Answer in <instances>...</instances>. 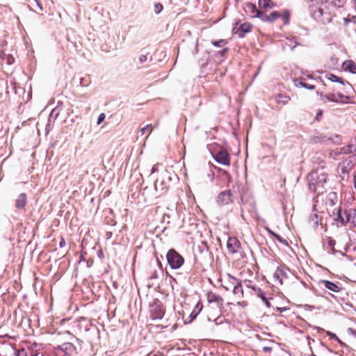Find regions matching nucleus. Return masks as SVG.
Returning a JSON list of instances; mask_svg holds the SVG:
<instances>
[{"mask_svg": "<svg viewBox=\"0 0 356 356\" xmlns=\"http://www.w3.org/2000/svg\"><path fill=\"white\" fill-rule=\"evenodd\" d=\"M149 278H150L151 280H155V279H157V278H158V274H157V273H156V270H154V271L152 273V275L149 276Z\"/></svg>", "mask_w": 356, "mask_h": 356, "instance_id": "nucleus-41", "label": "nucleus"}, {"mask_svg": "<svg viewBox=\"0 0 356 356\" xmlns=\"http://www.w3.org/2000/svg\"><path fill=\"white\" fill-rule=\"evenodd\" d=\"M104 119H105V114L103 113L99 114L98 116V118H97V124H101L104 120Z\"/></svg>", "mask_w": 356, "mask_h": 356, "instance_id": "nucleus-37", "label": "nucleus"}, {"mask_svg": "<svg viewBox=\"0 0 356 356\" xmlns=\"http://www.w3.org/2000/svg\"><path fill=\"white\" fill-rule=\"evenodd\" d=\"M339 154H353L352 156H355L356 155V147H355L353 145H348L345 147H342L339 148Z\"/></svg>", "mask_w": 356, "mask_h": 356, "instance_id": "nucleus-15", "label": "nucleus"}, {"mask_svg": "<svg viewBox=\"0 0 356 356\" xmlns=\"http://www.w3.org/2000/svg\"><path fill=\"white\" fill-rule=\"evenodd\" d=\"M252 26L250 23H243L241 25L237 33L240 38H243L246 33L252 31Z\"/></svg>", "mask_w": 356, "mask_h": 356, "instance_id": "nucleus-17", "label": "nucleus"}, {"mask_svg": "<svg viewBox=\"0 0 356 356\" xmlns=\"http://www.w3.org/2000/svg\"><path fill=\"white\" fill-rule=\"evenodd\" d=\"M296 81L298 82V83L296 84L297 86H300L309 90H314L315 88V86L314 85L307 84L305 82L302 81V79L297 80Z\"/></svg>", "mask_w": 356, "mask_h": 356, "instance_id": "nucleus-27", "label": "nucleus"}, {"mask_svg": "<svg viewBox=\"0 0 356 356\" xmlns=\"http://www.w3.org/2000/svg\"><path fill=\"white\" fill-rule=\"evenodd\" d=\"M202 306L200 307V308H199V305H197L196 306V309H198V311L196 312L195 310L193 311V312L190 315V317L191 318V321H193V319H195L196 318V316H197V314L200 313V312L202 310Z\"/></svg>", "mask_w": 356, "mask_h": 356, "instance_id": "nucleus-31", "label": "nucleus"}, {"mask_svg": "<svg viewBox=\"0 0 356 356\" xmlns=\"http://www.w3.org/2000/svg\"><path fill=\"white\" fill-rule=\"evenodd\" d=\"M355 156H349L339 163L338 166V172L341 179L344 180L348 177L350 171L355 165Z\"/></svg>", "mask_w": 356, "mask_h": 356, "instance_id": "nucleus-5", "label": "nucleus"}, {"mask_svg": "<svg viewBox=\"0 0 356 356\" xmlns=\"http://www.w3.org/2000/svg\"><path fill=\"white\" fill-rule=\"evenodd\" d=\"M269 348H264V350H268Z\"/></svg>", "mask_w": 356, "mask_h": 356, "instance_id": "nucleus-57", "label": "nucleus"}, {"mask_svg": "<svg viewBox=\"0 0 356 356\" xmlns=\"http://www.w3.org/2000/svg\"><path fill=\"white\" fill-rule=\"evenodd\" d=\"M55 115H56V117L58 115V112H57V113L55 114Z\"/></svg>", "mask_w": 356, "mask_h": 356, "instance_id": "nucleus-53", "label": "nucleus"}, {"mask_svg": "<svg viewBox=\"0 0 356 356\" xmlns=\"http://www.w3.org/2000/svg\"><path fill=\"white\" fill-rule=\"evenodd\" d=\"M27 202L26 193H21L15 200V208L17 209H24Z\"/></svg>", "mask_w": 356, "mask_h": 356, "instance_id": "nucleus-13", "label": "nucleus"}, {"mask_svg": "<svg viewBox=\"0 0 356 356\" xmlns=\"http://www.w3.org/2000/svg\"><path fill=\"white\" fill-rule=\"evenodd\" d=\"M286 277L285 272L280 268H277L273 275V278L277 284H282V280Z\"/></svg>", "mask_w": 356, "mask_h": 356, "instance_id": "nucleus-14", "label": "nucleus"}, {"mask_svg": "<svg viewBox=\"0 0 356 356\" xmlns=\"http://www.w3.org/2000/svg\"><path fill=\"white\" fill-rule=\"evenodd\" d=\"M163 317V313L161 312L160 314H159L157 316H156V318H161Z\"/></svg>", "mask_w": 356, "mask_h": 356, "instance_id": "nucleus-49", "label": "nucleus"}, {"mask_svg": "<svg viewBox=\"0 0 356 356\" xmlns=\"http://www.w3.org/2000/svg\"><path fill=\"white\" fill-rule=\"evenodd\" d=\"M280 17H282L283 20L284 24H287L289 22L290 18V13L289 10H285L283 13L281 15Z\"/></svg>", "mask_w": 356, "mask_h": 356, "instance_id": "nucleus-26", "label": "nucleus"}, {"mask_svg": "<svg viewBox=\"0 0 356 356\" xmlns=\"http://www.w3.org/2000/svg\"><path fill=\"white\" fill-rule=\"evenodd\" d=\"M147 59V55H140L139 57V60L141 63L145 62Z\"/></svg>", "mask_w": 356, "mask_h": 356, "instance_id": "nucleus-39", "label": "nucleus"}, {"mask_svg": "<svg viewBox=\"0 0 356 356\" xmlns=\"http://www.w3.org/2000/svg\"><path fill=\"white\" fill-rule=\"evenodd\" d=\"M168 263L171 268L178 269L183 266L184 259L175 250L170 249L166 254Z\"/></svg>", "mask_w": 356, "mask_h": 356, "instance_id": "nucleus-4", "label": "nucleus"}, {"mask_svg": "<svg viewBox=\"0 0 356 356\" xmlns=\"http://www.w3.org/2000/svg\"><path fill=\"white\" fill-rule=\"evenodd\" d=\"M346 0H309L308 7L312 17L323 23L332 21V12L331 7L341 8Z\"/></svg>", "mask_w": 356, "mask_h": 356, "instance_id": "nucleus-1", "label": "nucleus"}, {"mask_svg": "<svg viewBox=\"0 0 356 356\" xmlns=\"http://www.w3.org/2000/svg\"><path fill=\"white\" fill-rule=\"evenodd\" d=\"M230 278H232V280L236 281V285H235L234 286V289H233V292L235 294H238V293H241V295H243V289H242V286H241V281H238L233 276H231L229 275Z\"/></svg>", "mask_w": 356, "mask_h": 356, "instance_id": "nucleus-23", "label": "nucleus"}, {"mask_svg": "<svg viewBox=\"0 0 356 356\" xmlns=\"http://www.w3.org/2000/svg\"><path fill=\"white\" fill-rule=\"evenodd\" d=\"M339 149L337 148L330 152V156L331 158H333L334 159H336L338 156L341 155V154H339Z\"/></svg>", "mask_w": 356, "mask_h": 356, "instance_id": "nucleus-30", "label": "nucleus"}, {"mask_svg": "<svg viewBox=\"0 0 356 356\" xmlns=\"http://www.w3.org/2000/svg\"><path fill=\"white\" fill-rule=\"evenodd\" d=\"M327 79H329L332 82H338V83H340L341 84H344V81H343V80L341 78H340V77H339V76H336V75H334L333 74H327Z\"/></svg>", "mask_w": 356, "mask_h": 356, "instance_id": "nucleus-24", "label": "nucleus"}, {"mask_svg": "<svg viewBox=\"0 0 356 356\" xmlns=\"http://www.w3.org/2000/svg\"><path fill=\"white\" fill-rule=\"evenodd\" d=\"M207 300L210 303L215 302L218 307H222L223 305V299L220 296L216 295L212 292L207 294Z\"/></svg>", "mask_w": 356, "mask_h": 356, "instance_id": "nucleus-12", "label": "nucleus"}, {"mask_svg": "<svg viewBox=\"0 0 356 356\" xmlns=\"http://www.w3.org/2000/svg\"><path fill=\"white\" fill-rule=\"evenodd\" d=\"M56 111V109H54V110L52 111V112H51V115H53Z\"/></svg>", "mask_w": 356, "mask_h": 356, "instance_id": "nucleus-52", "label": "nucleus"}, {"mask_svg": "<svg viewBox=\"0 0 356 356\" xmlns=\"http://www.w3.org/2000/svg\"><path fill=\"white\" fill-rule=\"evenodd\" d=\"M233 202V194L230 190L222 191L216 198L218 205H226Z\"/></svg>", "mask_w": 356, "mask_h": 356, "instance_id": "nucleus-8", "label": "nucleus"}, {"mask_svg": "<svg viewBox=\"0 0 356 356\" xmlns=\"http://www.w3.org/2000/svg\"><path fill=\"white\" fill-rule=\"evenodd\" d=\"M149 127V124H147V125H146L145 127H143V128L140 129L141 135H143V134L145 133V131H146L147 129ZM150 127H152V125H150Z\"/></svg>", "mask_w": 356, "mask_h": 356, "instance_id": "nucleus-43", "label": "nucleus"}, {"mask_svg": "<svg viewBox=\"0 0 356 356\" xmlns=\"http://www.w3.org/2000/svg\"><path fill=\"white\" fill-rule=\"evenodd\" d=\"M163 10V5L157 3L154 5V10L156 14H159Z\"/></svg>", "mask_w": 356, "mask_h": 356, "instance_id": "nucleus-32", "label": "nucleus"}, {"mask_svg": "<svg viewBox=\"0 0 356 356\" xmlns=\"http://www.w3.org/2000/svg\"><path fill=\"white\" fill-rule=\"evenodd\" d=\"M328 175L323 167L313 170L307 175L308 187L311 191L323 193Z\"/></svg>", "mask_w": 356, "mask_h": 356, "instance_id": "nucleus-2", "label": "nucleus"}, {"mask_svg": "<svg viewBox=\"0 0 356 356\" xmlns=\"http://www.w3.org/2000/svg\"><path fill=\"white\" fill-rule=\"evenodd\" d=\"M211 43L215 47H222L226 44L227 42L225 40H219L218 41H212Z\"/></svg>", "mask_w": 356, "mask_h": 356, "instance_id": "nucleus-29", "label": "nucleus"}, {"mask_svg": "<svg viewBox=\"0 0 356 356\" xmlns=\"http://www.w3.org/2000/svg\"><path fill=\"white\" fill-rule=\"evenodd\" d=\"M335 221L341 225H345L348 222L356 226V213L354 210H342L338 209Z\"/></svg>", "mask_w": 356, "mask_h": 356, "instance_id": "nucleus-3", "label": "nucleus"}, {"mask_svg": "<svg viewBox=\"0 0 356 356\" xmlns=\"http://www.w3.org/2000/svg\"><path fill=\"white\" fill-rule=\"evenodd\" d=\"M147 356H156V355L151 353L149 355H147Z\"/></svg>", "mask_w": 356, "mask_h": 356, "instance_id": "nucleus-51", "label": "nucleus"}, {"mask_svg": "<svg viewBox=\"0 0 356 356\" xmlns=\"http://www.w3.org/2000/svg\"><path fill=\"white\" fill-rule=\"evenodd\" d=\"M335 138H336V140H334V143H338V142H339V136H335Z\"/></svg>", "mask_w": 356, "mask_h": 356, "instance_id": "nucleus-50", "label": "nucleus"}, {"mask_svg": "<svg viewBox=\"0 0 356 356\" xmlns=\"http://www.w3.org/2000/svg\"><path fill=\"white\" fill-rule=\"evenodd\" d=\"M65 245V241L64 238H62L59 243V246H60V248H63Z\"/></svg>", "mask_w": 356, "mask_h": 356, "instance_id": "nucleus-44", "label": "nucleus"}, {"mask_svg": "<svg viewBox=\"0 0 356 356\" xmlns=\"http://www.w3.org/2000/svg\"><path fill=\"white\" fill-rule=\"evenodd\" d=\"M227 248L231 254L237 253L241 249V242L235 237H229L227 240Z\"/></svg>", "mask_w": 356, "mask_h": 356, "instance_id": "nucleus-10", "label": "nucleus"}, {"mask_svg": "<svg viewBox=\"0 0 356 356\" xmlns=\"http://www.w3.org/2000/svg\"><path fill=\"white\" fill-rule=\"evenodd\" d=\"M283 309L282 308H277V310H280V311H282Z\"/></svg>", "mask_w": 356, "mask_h": 356, "instance_id": "nucleus-54", "label": "nucleus"}, {"mask_svg": "<svg viewBox=\"0 0 356 356\" xmlns=\"http://www.w3.org/2000/svg\"><path fill=\"white\" fill-rule=\"evenodd\" d=\"M321 116H322V111H320L317 113V115H316V120H319Z\"/></svg>", "mask_w": 356, "mask_h": 356, "instance_id": "nucleus-47", "label": "nucleus"}, {"mask_svg": "<svg viewBox=\"0 0 356 356\" xmlns=\"http://www.w3.org/2000/svg\"><path fill=\"white\" fill-rule=\"evenodd\" d=\"M343 67L353 74H356V63L351 60L345 61L343 63Z\"/></svg>", "mask_w": 356, "mask_h": 356, "instance_id": "nucleus-19", "label": "nucleus"}, {"mask_svg": "<svg viewBox=\"0 0 356 356\" xmlns=\"http://www.w3.org/2000/svg\"><path fill=\"white\" fill-rule=\"evenodd\" d=\"M258 4L261 9H269L274 6L271 0H259Z\"/></svg>", "mask_w": 356, "mask_h": 356, "instance_id": "nucleus-21", "label": "nucleus"}, {"mask_svg": "<svg viewBox=\"0 0 356 356\" xmlns=\"http://www.w3.org/2000/svg\"><path fill=\"white\" fill-rule=\"evenodd\" d=\"M326 333H327V335L330 336V337H331L332 339L337 340L339 343H341V344H343V343H342V342L339 339V338L337 337V336L335 334H334V333H332V332H330V331H327V332H326Z\"/></svg>", "mask_w": 356, "mask_h": 356, "instance_id": "nucleus-35", "label": "nucleus"}, {"mask_svg": "<svg viewBox=\"0 0 356 356\" xmlns=\"http://www.w3.org/2000/svg\"><path fill=\"white\" fill-rule=\"evenodd\" d=\"M345 22H346V23H348V19H345Z\"/></svg>", "mask_w": 356, "mask_h": 356, "instance_id": "nucleus-55", "label": "nucleus"}, {"mask_svg": "<svg viewBox=\"0 0 356 356\" xmlns=\"http://www.w3.org/2000/svg\"><path fill=\"white\" fill-rule=\"evenodd\" d=\"M245 284L246 287L250 288L252 290H254L255 292L257 291V289L253 284L252 282L250 280H245Z\"/></svg>", "mask_w": 356, "mask_h": 356, "instance_id": "nucleus-33", "label": "nucleus"}, {"mask_svg": "<svg viewBox=\"0 0 356 356\" xmlns=\"http://www.w3.org/2000/svg\"><path fill=\"white\" fill-rule=\"evenodd\" d=\"M321 218L317 213H312L309 217V224L310 226L316 229L321 223Z\"/></svg>", "mask_w": 356, "mask_h": 356, "instance_id": "nucleus-18", "label": "nucleus"}, {"mask_svg": "<svg viewBox=\"0 0 356 356\" xmlns=\"http://www.w3.org/2000/svg\"><path fill=\"white\" fill-rule=\"evenodd\" d=\"M264 302H265L266 305L268 307H270V302H269V301H268V300L267 298H266V300H264Z\"/></svg>", "mask_w": 356, "mask_h": 356, "instance_id": "nucleus-48", "label": "nucleus"}, {"mask_svg": "<svg viewBox=\"0 0 356 356\" xmlns=\"http://www.w3.org/2000/svg\"><path fill=\"white\" fill-rule=\"evenodd\" d=\"M59 348L67 355L72 354L76 350V348L74 346V344L70 342H66L61 344L59 346Z\"/></svg>", "mask_w": 356, "mask_h": 356, "instance_id": "nucleus-16", "label": "nucleus"}, {"mask_svg": "<svg viewBox=\"0 0 356 356\" xmlns=\"http://www.w3.org/2000/svg\"><path fill=\"white\" fill-rule=\"evenodd\" d=\"M297 45L298 43L292 39L288 40L285 43V47L288 46L291 48V50L293 49Z\"/></svg>", "mask_w": 356, "mask_h": 356, "instance_id": "nucleus-28", "label": "nucleus"}, {"mask_svg": "<svg viewBox=\"0 0 356 356\" xmlns=\"http://www.w3.org/2000/svg\"><path fill=\"white\" fill-rule=\"evenodd\" d=\"M317 94L321 96V99L322 100L326 99L328 102H332L336 103H345L346 100L349 99L348 96L343 95L341 92H335L334 89L333 88L332 91L327 92V94H323V92H317Z\"/></svg>", "mask_w": 356, "mask_h": 356, "instance_id": "nucleus-6", "label": "nucleus"}, {"mask_svg": "<svg viewBox=\"0 0 356 356\" xmlns=\"http://www.w3.org/2000/svg\"><path fill=\"white\" fill-rule=\"evenodd\" d=\"M158 171V166L157 165H154L152 168V173H154Z\"/></svg>", "mask_w": 356, "mask_h": 356, "instance_id": "nucleus-46", "label": "nucleus"}, {"mask_svg": "<svg viewBox=\"0 0 356 356\" xmlns=\"http://www.w3.org/2000/svg\"><path fill=\"white\" fill-rule=\"evenodd\" d=\"M222 175H224L226 179L227 180L228 184H229L231 182V179H232L230 175L225 170H222Z\"/></svg>", "mask_w": 356, "mask_h": 356, "instance_id": "nucleus-36", "label": "nucleus"}, {"mask_svg": "<svg viewBox=\"0 0 356 356\" xmlns=\"http://www.w3.org/2000/svg\"><path fill=\"white\" fill-rule=\"evenodd\" d=\"M281 16V14L278 13L277 11H273L268 16V22H273L277 19L280 18Z\"/></svg>", "mask_w": 356, "mask_h": 356, "instance_id": "nucleus-25", "label": "nucleus"}, {"mask_svg": "<svg viewBox=\"0 0 356 356\" xmlns=\"http://www.w3.org/2000/svg\"><path fill=\"white\" fill-rule=\"evenodd\" d=\"M273 236L280 242L284 243L285 241L279 235L272 233Z\"/></svg>", "mask_w": 356, "mask_h": 356, "instance_id": "nucleus-42", "label": "nucleus"}, {"mask_svg": "<svg viewBox=\"0 0 356 356\" xmlns=\"http://www.w3.org/2000/svg\"><path fill=\"white\" fill-rule=\"evenodd\" d=\"M170 180L171 178L168 175L167 172H165L159 179L156 180L154 183L155 190L160 191L161 193H165L168 188V183L167 181Z\"/></svg>", "mask_w": 356, "mask_h": 356, "instance_id": "nucleus-7", "label": "nucleus"}, {"mask_svg": "<svg viewBox=\"0 0 356 356\" xmlns=\"http://www.w3.org/2000/svg\"><path fill=\"white\" fill-rule=\"evenodd\" d=\"M322 284L330 291L334 292H339L340 291V287L339 286L328 280H323Z\"/></svg>", "mask_w": 356, "mask_h": 356, "instance_id": "nucleus-20", "label": "nucleus"}, {"mask_svg": "<svg viewBox=\"0 0 356 356\" xmlns=\"http://www.w3.org/2000/svg\"><path fill=\"white\" fill-rule=\"evenodd\" d=\"M213 158L215 161L220 164L224 165H230V156L227 151L225 149H220L213 155Z\"/></svg>", "mask_w": 356, "mask_h": 356, "instance_id": "nucleus-9", "label": "nucleus"}, {"mask_svg": "<svg viewBox=\"0 0 356 356\" xmlns=\"http://www.w3.org/2000/svg\"><path fill=\"white\" fill-rule=\"evenodd\" d=\"M223 51H227V49H224Z\"/></svg>", "mask_w": 356, "mask_h": 356, "instance_id": "nucleus-56", "label": "nucleus"}, {"mask_svg": "<svg viewBox=\"0 0 356 356\" xmlns=\"http://www.w3.org/2000/svg\"><path fill=\"white\" fill-rule=\"evenodd\" d=\"M248 7L251 8L253 17H258L264 22H268V15L264 13V12L258 10L254 5L248 3Z\"/></svg>", "mask_w": 356, "mask_h": 356, "instance_id": "nucleus-11", "label": "nucleus"}, {"mask_svg": "<svg viewBox=\"0 0 356 356\" xmlns=\"http://www.w3.org/2000/svg\"><path fill=\"white\" fill-rule=\"evenodd\" d=\"M332 197H335V193L330 194V200L331 205L334 204V201L332 200Z\"/></svg>", "mask_w": 356, "mask_h": 356, "instance_id": "nucleus-45", "label": "nucleus"}, {"mask_svg": "<svg viewBox=\"0 0 356 356\" xmlns=\"http://www.w3.org/2000/svg\"><path fill=\"white\" fill-rule=\"evenodd\" d=\"M14 62V58L11 56H7V63L11 65Z\"/></svg>", "mask_w": 356, "mask_h": 356, "instance_id": "nucleus-40", "label": "nucleus"}, {"mask_svg": "<svg viewBox=\"0 0 356 356\" xmlns=\"http://www.w3.org/2000/svg\"><path fill=\"white\" fill-rule=\"evenodd\" d=\"M290 97L285 95L278 94L276 96V102L280 104H286L290 101Z\"/></svg>", "mask_w": 356, "mask_h": 356, "instance_id": "nucleus-22", "label": "nucleus"}, {"mask_svg": "<svg viewBox=\"0 0 356 356\" xmlns=\"http://www.w3.org/2000/svg\"><path fill=\"white\" fill-rule=\"evenodd\" d=\"M16 356H27V353L26 350L24 348H22L17 352Z\"/></svg>", "mask_w": 356, "mask_h": 356, "instance_id": "nucleus-38", "label": "nucleus"}, {"mask_svg": "<svg viewBox=\"0 0 356 356\" xmlns=\"http://www.w3.org/2000/svg\"><path fill=\"white\" fill-rule=\"evenodd\" d=\"M256 293L258 297H259L263 301L266 300V298L265 297V293L259 288L257 289Z\"/></svg>", "mask_w": 356, "mask_h": 356, "instance_id": "nucleus-34", "label": "nucleus"}]
</instances>
